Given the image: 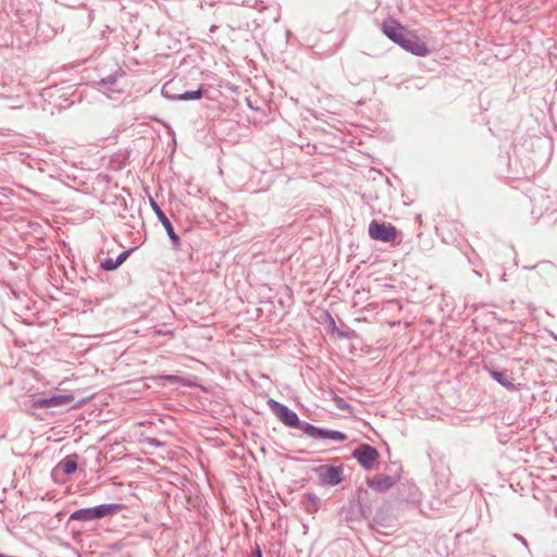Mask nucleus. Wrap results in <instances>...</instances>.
<instances>
[{
    "label": "nucleus",
    "instance_id": "20e7f679",
    "mask_svg": "<svg viewBox=\"0 0 557 557\" xmlns=\"http://www.w3.org/2000/svg\"><path fill=\"white\" fill-rule=\"evenodd\" d=\"M75 397L73 394H54L51 396L38 397L33 399V407L36 409H47L52 407H73Z\"/></svg>",
    "mask_w": 557,
    "mask_h": 557
},
{
    "label": "nucleus",
    "instance_id": "39448f33",
    "mask_svg": "<svg viewBox=\"0 0 557 557\" xmlns=\"http://www.w3.org/2000/svg\"><path fill=\"white\" fill-rule=\"evenodd\" d=\"M149 202H150V207H151L152 211L154 212L158 221L164 227V230H165V232H166V234H168V236H169V238L171 240L172 248L175 251H180L181 250V238L175 233L174 227H173L171 221L168 219L165 213L162 211V209L159 207V205L152 198L149 199Z\"/></svg>",
    "mask_w": 557,
    "mask_h": 557
},
{
    "label": "nucleus",
    "instance_id": "f03ea898",
    "mask_svg": "<svg viewBox=\"0 0 557 557\" xmlns=\"http://www.w3.org/2000/svg\"><path fill=\"white\" fill-rule=\"evenodd\" d=\"M531 213L535 219L542 216L555 218L557 214V193L547 189L535 190L531 196Z\"/></svg>",
    "mask_w": 557,
    "mask_h": 557
},
{
    "label": "nucleus",
    "instance_id": "0eeeda50",
    "mask_svg": "<svg viewBox=\"0 0 557 557\" xmlns=\"http://www.w3.org/2000/svg\"><path fill=\"white\" fill-rule=\"evenodd\" d=\"M321 485L335 486L343 482V466H320L315 469Z\"/></svg>",
    "mask_w": 557,
    "mask_h": 557
},
{
    "label": "nucleus",
    "instance_id": "7ed1b4c3",
    "mask_svg": "<svg viewBox=\"0 0 557 557\" xmlns=\"http://www.w3.org/2000/svg\"><path fill=\"white\" fill-rule=\"evenodd\" d=\"M268 406L286 426L299 429L304 433V425L309 424V422L301 421L294 410L275 399H269Z\"/></svg>",
    "mask_w": 557,
    "mask_h": 557
},
{
    "label": "nucleus",
    "instance_id": "f257e3e1",
    "mask_svg": "<svg viewBox=\"0 0 557 557\" xmlns=\"http://www.w3.org/2000/svg\"><path fill=\"white\" fill-rule=\"evenodd\" d=\"M382 32L389 40L411 54L425 57L430 53L428 45L395 18L385 20L382 23Z\"/></svg>",
    "mask_w": 557,
    "mask_h": 557
},
{
    "label": "nucleus",
    "instance_id": "9d476101",
    "mask_svg": "<svg viewBox=\"0 0 557 557\" xmlns=\"http://www.w3.org/2000/svg\"><path fill=\"white\" fill-rule=\"evenodd\" d=\"M395 483L396 479L387 474H375L367 479V485L377 493H386Z\"/></svg>",
    "mask_w": 557,
    "mask_h": 557
},
{
    "label": "nucleus",
    "instance_id": "dca6fc26",
    "mask_svg": "<svg viewBox=\"0 0 557 557\" xmlns=\"http://www.w3.org/2000/svg\"><path fill=\"white\" fill-rule=\"evenodd\" d=\"M304 508L307 512H315L320 508V498L314 493H306L302 496Z\"/></svg>",
    "mask_w": 557,
    "mask_h": 557
},
{
    "label": "nucleus",
    "instance_id": "f8f14e48",
    "mask_svg": "<svg viewBox=\"0 0 557 557\" xmlns=\"http://www.w3.org/2000/svg\"><path fill=\"white\" fill-rule=\"evenodd\" d=\"M203 91H205L203 87L200 86L196 90H188V91H185L183 94L172 95L169 91L168 84H165L162 87L161 94H162V96L164 98H166L169 100L189 101V100H198V99H200L203 96Z\"/></svg>",
    "mask_w": 557,
    "mask_h": 557
},
{
    "label": "nucleus",
    "instance_id": "ddd939ff",
    "mask_svg": "<svg viewBox=\"0 0 557 557\" xmlns=\"http://www.w3.org/2000/svg\"><path fill=\"white\" fill-rule=\"evenodd\" d=\"M23 91V87L20 84L7 88L4 85L0 87V97L11 101V108H22L23 101L20 99V92Z\"/></svg>",
    "mask_w": 557,
    "mask_h": 557
},
{
    "label": "nucleus",
    "instance_id": "4468645a",
    "mask_svg": "<svg viewBox=\"0 0 557 557\" xmlns=\"http://www.w3.org/2000/svg\"><path fill=\"white\" fill-rule=\"evenodd\" d=\"M125 75V71L119 66L113 73L101 78L97 84L99 90H112V87L116 84L117 79Z\"/></svg>",
    "mask_w": 557,
    "mask_h": 557
},
{
    "label": "nucleus",
    "instance_id": "412c9836",
    "mask_svg": "<svg viewBox=\"0 0 557 557\" xmlns=\"http://www.w3.org/2000/svg\"><path fill=\"white\" fill-rule=\"evenodd\" d=\"M100 268L106 271H113L119 268V265L116 264L115 259L107 258L101 262Z\"/></svg>",
    "mask_w": 557,
    "mask_h": 557
},
{
    "label": "nucleus",
    "instance_id": "9b49d317",
    "mask_svg": "<svg viewBox=\"0 0 557 557\" xmlns=\"http://www.w3.org/2000/svg\"><path fill=\"white\" fill-rule=\"evenodd\" d=\"M491 377L496 381L498 384L504 386L507 391L515 392L518 389L517 385L513 383L512 373L507 370L498 371L488 367H484Z\"/></svg>",
    "mask_w": 557,
    "mask_h": 557
},
{
    "label": "nucleus",
    "instance_id": "393cba45",
    "mask_svg": "<svg viewBox=\"0 0 557 557\" xmlns=\"http://www.w3.org/2000/svg\"><path fill=\"white\" fill-rule=\"evenodd\" d=\"M253 557H262L261 548L259 545H256L253 549Z\"/></svg>",
    "mask_w": 557,
    "mask_h": 557
},
{
    "label": "nucleus",
    "instance_id": "5701e85b",
    "mask_svg": "<svg viewBox=\"0 0 557 557\" xmlns=\"http://www.w3.org/2000/svg\"><path fill=\"white\" fill-rule=\"evenodd\" d=\"M334 401H335V404L337 405V407H338V408H341V409H344V408L347 406V405L345 404V401L343 400V398H341V397H338V396H336V397L334 398Z\"/></svg>",
    "mask_w": 557,
    "mask_h": 557
},
{
    "label": "nucleus",
    "instance_id": "1a4fd4ad",
    "mask_svg": "<svg viewBox=\"0 0 557 557\" xmlns=\"http://www.w3.org/2000/svg\"><path fill=\"white\" fill-rule=\"evenodd\" d=\"M352 457L363 469L371 470L379 458V451L369 444H361L354 449Z\"/></svg>",
    "mask_w": 557,
    "mask_h": 557
},
{
    "label": "nucleus",
    "instance_id": "a211bd4d",
    "mask_svg": "<svg viewBox=\"0 0 557 557\" xmlns=\"http://www.w3.org/2000/svg\"><path fill=\"white\" fill-rule=\"evenodd\" d=\"M76 459V455L69 456L58 463V468H60L65 474H72L77 469Z\"/></svg>",
    "mask_w": 557,
    "mask_h": 557
},
{
    "label": "nucleus",
    "instance_id": "aec40b11",
    "mask_svg": "<svg viewBox=\"0 0 557 557\" xmlns=\"http://www.w3.org/2000/svg\"><path fill=\"white\" fill-rule=\"evenodd\" d=\"M331 324L333 325V331L336 332L339 338L354 339L357 337V333L354 330L349 331H341L336 327L335 322L331 315H329Z\"/></svg>",
    "mask_w": 557,
    "mask_h": 557
},
{
    "label": "nucleus",
    "instance_id": "a878e982",
    "mask_svg": "<svg viewBox=\"0 0 557 557\" xmlns=\"http://www.w3.org/2000/svg\"><path fill=\"white\" fill-rule=\"evenodd\" d=\"M0 557H10V556L0 553Z\"/></svg>",
    "mask_w": 557,
    "mask_h": 557
},
{
    "label": "nucleus",
    "instance_id": "4be33fe9",
    "mask_svg": "<svg viewBox=\"0 0 557 557\" xmlns=\"http://www.w3.org/2000/svg\"><path fill=\"white\" fill-rule=\"evenodd\" d=\"M135 248H129L123 252H121L116 259H115V262L116 264L120 267L126 259L127 257L132 253V251H134Z\"/></svg>",
    "mask_w": 557,
    "mask_h": 557
},
{
    "label": "nucleus",
    "instance_id": "6e6552de",
    "mask_svg": "<svg viewBox=\"0 0 557 557\" xmlns=\"http://www.w3.org/2000/svg\"><path fill=\"white\" fill-rule=\"evenodd\" d=\"M369 235L372 239L391 243L396 238L397 230L392 224L380 223L373 220L369 224Z\"/></svg>",
    "mask_w": 557,
    "mask_h": 557
},
{
    "label": "nucleus",
    "instance_id": "2eb2a0df",
    "mask_svg": "<svg viewBox=\"0 0 557 557\" xmlns=\"http://www.w3.org/2000/svg\"><path fill=\"white\" fill-rule=\"evenodd\" d=\"M121 508V504H101L92 507V510L95 519H101L119 512Z\"/></svg>",
    "mask_w": 557,
    "mask_h": 557
},
{
    "label": "nucleus",
    "instance_id": "f3484780",
    "mask_svg": "<svg viewBox=\"0 0 557 557\" xmlns=\"http://www.w3.org/2000/svg\"><path fill=\"white\" fill-rule=\"evenodd\" d=\"M70 520L84 521V522L96 520L95 516H94L92 507L79 508V509L73 511L70 515Z\"/></svg>",
    "mask_w": 557,
    "mask_h": 557
},
{
    "label": "nucleus",
    "instance_id": "6ab92c4d",
    "mask_svg": "<svg viewBox=\"0 0 557 557\" xmlns=\"http://www.w3.org/2000/svg\"><path fill=\"white\" fill-rule=\"evenodd\" d=\"M159 380L160 381H166V382H170V383H180L183 386H189V387L194 386V384L190 382V380L182 377V376H178V375H173V374L162 375V376L159 377Z\"/></svg>",
    "mask_w": 557,
    "mask_h": 557
},
{
    "label": "nucleus",
    "instance_id": "423d86ee",
    "mask_svg": "<svg viewBox=\"0 0 557 557\" xmlns=\"http://www.w3.org/2000/svg\"><path fill=\"white\" fill-rule=\"evenodd\" d=\"M304 434L314 440H327L334 442H345L347 435L344 432L318 428L311 423L304 425Z\"/></svg>",
    "mask_w": 557,
    "mask_h": 557
},
{
    "label": "nucleus",
    "instance_id": "b1692460",
    "mask_svg": "<svg viewBox=\"0 0 557 557\" xmlns=\"http://www.w3.org/2000/svg\"><path fill=\"white\" fill-rule=\"evenodd\" d=\"M513 536H515L518 541H520V543H522V545H523L524 547L529 548L528 542H527V540H525L523 536H521V535H519V534H517V533H516V534H513Z\"/></svg>",
    "mask_w": 557,
    "mask_h": 557
}]
</instances>
